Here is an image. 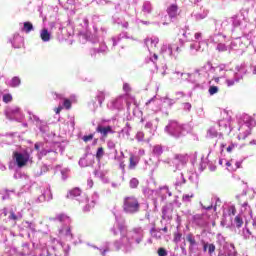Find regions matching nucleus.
Returning <instances> with one entry per match:
<instances>
[{
	"label": "nucleus",
	"instance_id": "nucleus-1",
	"mask_svg": "<svg viewBox=\"0 0 256 256\" xmlns=\"http://www.w3.org/2000/svg\"><path fill=\"white\" fill-rule=\"evenodd\" d=\"M123 211L125 213H139V209H141V204H139V200L135 196H127L123 200Z\"/></svg>",
	"mask_w": 256,
	"mask_h": 256
},
{
	"label": "nucleus",
	"instance_id": "nucleus-2",
	"mask_svg": "<svg viewBox=\"0 0 256 256\" xmlns=\"http://www.w3.org/2000/svg\"><path fill=\"white\" fill-rule=\"evenodd\" d=\"M13 157L19 168L25 167L29 163V154H21L19 152H13Z\"/></svg>",
	"mask_w": 256,
	"mask_h": 256
},
{
	"label": "nucleus",
	"instance_id": "nucleus-3",
	"mask_svg": "<svg viewBox=\"0 0 256 256\" xmlns=\"http://www.w3.org/2000/svg\"><path fill=\"white\" fill-rule=\"evenodd\" d=\"M97 133H100L102 135V137H107L109 135V133H115L113 131V128L111 126H102V125H98L96 128Z\"/></svg>",
	"mask_w": 256,
	"mask_h": 256
},
{
	"label": "nucleus",
	"instance_id": "nucleus-4",
	"mask_svg": "<svg viewBox=\"0 0 256 256\" xmlns=\"http://www.w3.org/2000/svg\"><path fill=\"white\" fill-rule=\"evenodd\" d=\"M177 11H179V6H177V4H172L167 8V14L170 19H175V17H177Z\"/></svg>",
	"mask_w": 256,
	"mask_h": 256
},
{
	"label": "nucleus",
	"instance_id": "nucleus-5",
	"mask_svg": "<svg viewBox=\"0 0 256 256\" xmlns=\"http://www.w3.org/2000/svg\"><path fill=\"white\" fill-rule=\"evenodd\" d=\"M81 188H73L72 190H70L67 194V199H73L75 197H80L81 196Z\"/></svg>",
	"mask_w": 256,
	"mask_h": 256
},
{
	"label": "nucleus",
	"instance_id": "nucleus-6",
	"mask_svg": "<svg viewBox=\"0 0 256 256\" xmlns=\"http://www.w3.org/2000/svg\"><path fill=\"white\" fill-rule=\"evenodd\" d=\"M40 37L45 43H47V41H51V34L49 33V30L45 28L41 31Z\"/></svg>",
	"mask_w": 256,
	"mask_h": 256
},
{
	"label": "nucleus",
	"instance_id": "nucleus-7",
	"mask_svg": "<svg viewBox=\"0 0 256 256\" xmlns=\"http://www.w3.org/2000/svg\"><path fill=\"white\" fill-rule=\"evenodd\" d=\"M186 240L190 244V247H195V245H197V240H195V236L191 233L186 236Z\"/></svg>",
	"mask_w": 256,
	"mask_h": 256
},
{
	"label": "nucleus",
	"instance_id": "nucleus-8",
	"mask_svg": "<svg viewBox=\"0 0 256 256\" xmlns=\"http://www.w3.org/2000/svg\"><path fill=\"white\" fill-rule=\"evenodd\" d=\"M22 31H25V33H31V31H33V24L31 22H24Z\"/></svg>",
	"mask_w": 256,
	"mask_h": 256
},
{
	"label": "nucleus",
	"instance_id": "nucleus-9",
	"mask_svg": "<svg viewBox=\"0 0 256 256\" xmlns=\"http://www.w3.org/2000/svg\"><path fill=\"white\" fill-rule=\"evenodd\" d=\"M19 85H21V78H19L17 76L13 77L10 82V86L11 87H19Z\"/></svg>",
	"mask_w": 256,
	"mask_h": 256
},
{
	"label": "nucleus",
	"instance_id": "nucleus-10",
	"mask_svg": "<svg viewBox=\"0 0 256 256\" xmlns=\"http://www.w3.org/2000/svg\"><path fill=\"white\" fill-rule=\"evenodd\" d=\"M137 167V161L135 160V156L131 155L129 158V169H135Z\"/></svg>",
	"mask_w": 256,
	"mask_h": 256
},
{
	"label": "nucleus",
	"instance_id": "nucleus-11",
	"mask_svg": "<svg viewBox=\"0 0 256 256\" xmlns=\"http://www.w3.org/2000/svg\"><path fill=\"white\" fill-rule=\"evenodd\" d=\"M234 223H236V227L238 229H240V227H243V218H241V216L237 215L235 218H234Z\"/></svg>",
	"mask_w": 256,
	"mask_h": 256
},
{
	"label": "nucleus",
	"instance_id": "nucleus-12",
	"mask_svg": "<svg viewBox=\"0 0 256 256\" xmlns=\"http://www.w3.org/2000/svg\"><path fill=\"white\" fill-rule=\"evenodd\" d=\"M130 187L131 189H137V187H139V180L137 178H132L130 180Z\"/></svg>",
	"mask_w": 256,
	"mask_h": 256
},
{
	"label": "nucleus",
	"instance_id": "nucleus-13",
	"mask_svg": "<svg viewBox=\"0 0 256 256\" xmlns=\"http://www.w3.org/2000/svg\"><path fill=\"white\" fill-rule=\"evenodd\" d=\"M57 221H59L60 223H65V221L69 220V216L65 215V214H59L56 217Z\"/></svg>",
	"mask_w": 256,
	"mask_h": 256
},
{
	"label": "nucleus",
	"instance_id": "nucleus-14",
	"mask_svg": "<svg viewBox=\"0 0 256 256\" xmlns=\"http://www.w3.org/2000/svg\"><path fill=\"white\" fill-rule=\"evenodd\" d=\"M23 215L17 216L15 215V212L10 211V215L8 217V219L12 220V221H17L18 219H22Z\"/></svg>",
	"mask_w": 256,
	"mask_h": 256
},
{
	"label": "nucleus",
	"instance_id": "nucleus-15",
	"mask_svg": "<svg viewBox=\"0 0 256 256\" xmlns=\"http://www.w3.org/2000/svg\"><path fill=\"white\" fill-rule=\"evenodd\" d=\"M154 155L161 156L163 155V148L161 146H155L153 149Z\"/></svg>",
	"mask_w": 256,
	"mask_h": 256
},
{
	"label": "nucleus",
	"instance_id": "nucleus-16",
	"mask_svg": "<svg viewBox=\"0 0 256 256\" xmlns=\"http://www.w3.org/2000/svg\"><path fill=\"white\" fill-rule=\"evenodd\" d=\"M123 91H125L126 95H131V85L129 83H124L123 84Z\"/></svg>",
	"mask_w": 256,
	"mask_h": 256
},
{
	"label": "nucleus",
	"instance_id": "nucleus-17",
	"mask_svg": "<svg viewBox=\"0 0 256 256\" xmlns=\"http://www.w3.org/2000/svg\"><path fill=\"white\" fill-rule=\"evenodd\" d=\"M71 105H72L71 100H69L67 98L64 99V101H63L64 109H67V110L71 109Z\"/></svg>",
	"mask_w": 256,
	"mask_h": 256
},
{
	"label": "nucleus",
	"instance_id": "nucleus-18",
	"mask_svg": "<svg viewBox=\"0 0 256 256\" xmlns=\"http://www.w3.org/2000/svg\"><path fill=\"white\" fill-rule=\"evenodd\" d=\"M105 155V151L103 150V147L98 148L96 152V158L101 159Z\"/></svg>",
	"mask_w": 256,
	"mask_h": 256
},
{
	"label": "nucleus",
	"instance_id": "nucleus-19",
	"mask_svg": "<svg viewBox=\"0 0 256 256\" xmlns=\"http://www.w3.org/2000/svg\"><path fill=\"white\" fill-rule=\"evenodd\" d=\"M208 91L210 95H215V93H218L219 88L217 86H210Z\"/></svg>",
	"mask_w": 256,
	"mask_h": 256
},
{
	"label": "nucleus",
	"instance_id": "nucleus-20",
	"mask_svg": "<svg viewBox=\"0 0 256 256\" xmlns=\"http://www.w3.org/2000/svg\"><path fill=\"white\" fill-rule=\"evenodd\" d=\"M181 237H183V234H181L180 232L174 233V242L179 243V241H181Z\"/></svg>",
	"mask_w": 256,
	"mask_h": 256
},
{
	"label": "nucleus",
	"instance_id": "nucleus-21",
	"mask_svg": "<svg viewBox=\"0 0 256 256\" xmlns=\"http://www.w3.org/2000/svg\"><path fill=\"white\" fill-rule=\"evenodd\" d=\"M237 214V208H235V206H231L228 210V215H232L235 216Z\"/></svg>",
	"mask_w": 256,
	"mask_h": 256
},
{
	"label": "nucleus",
	"instance_id": "nucleus-22",
	"mask_svg": "<svg viewBox=\"0 0 256 256\" xmlns=\"http://www.w3.org/2000/svg\"><path fill=\"white\" fill-rule=\"evenodd\" d=\"M84 143H89V141H93V134L83 136Z\"/></svg>",
	"mask_w": 256,
	"mask_h": 256
},
{
	"label": "nucleus",
	"instance_id": "nucleus-23",
	"mask_svg": "<svg viewBox=\"0 0 256 256\" xmlns=\"http://www.w3.org/2000/svg\"><path fill=\"white\" fill-rule=\"evenodd\" d=\"M215 249H216L215 244H208L209 255H213V252L215 251Z\"/></svg>",
	"mask_w": 256,
	"mask_h": 256
},
{
	"label": "nucleus",
	"instance_id": "nucleus-24",
	"mask_svg": "<svg viewBox=\"0 0 256 256\" xmlns=\"http://www.w3.org/2000/svg\"><path fill=\"white\" fill-rule=\"evenodd\" d=\"M158 255L159 256H167V250H165V248H159Z\"/></svg>",
	"mask_w": 256,
	"mask_h": 256
},
{
	"label": "nucleus",
	"instance_id": "nucleus-25",
	"mask_svg": "<svg viewBox=\"0 0 256 256\" xmlns=\"http://www.w3.org/2000/svg\"><path fill=\"white\" fill-rule=\"evenodd\" d=\"M193 197H195V195H193V194H191V195L185 194V195L182 197V199H183V201H190V199H193Z\"/></svg>",
	"mask_w": 256,
	"mask_h": 256
},
{
	"label": "nucleus",
	"instance_id": "nucleus-26",
	"mask_svg": "<svg viewBox=\"0 0 256 256\" xmlns=\"http://www.w3.org/2000/svg\"><path fill=\"white\" fill-rule=\"evenodd\" d=\"M65 235H66V237H71V238H73V234L71 233V227H67V228H66Z\"/></svg>",
	"mask_w": 256,
	"mask_h": 256
},
{
	"label": "nucleus",
	"instance_id": "nucleus-27",
	"mask_svg": "<svg viewBox=\"0 0 256 256\" xmlns=\"http://www.w3.org/2000/svg\"><path fill=\"white\" fill-rule=\"evenodd\" d=\"M193 219H194V221H199V220L203 219V215L202 214H195L193 216Z\"/></svg>",
	"mask_w": 256,
	"mask_h": 256
},
{
	"label": "nucleus",
	"instance_id": "nucleus-28",
	"mask_svg": "<svg viewBox=\"0 0 256 256\" xmlns=\"http://www.w3.org/2000/svg\"><path fill=\"white\" fill-rule=\"evenodd\" d=\"M56 115H59V113H61V111H63V106H58L57 108L54 109Z\"/></svg>",
	"mask_w": 256,
	"mask_h": 256
},
{
	"label": "nucleus",
	"instance_id": "nucleus-29",
	"mask_svg": "<svg viewBox=\"0 0 256 256\" xmlns=\"http://www.w3.org/2000/svg\"><path fill=\"white\" fill-rule=\"evenodd\" d=\"M4 103H11L13 101V97H3Z\"/></svg>",
	"mask_w": 256,
	"mask_h": 256
},
{
	"label": "nucleus",
	"instance_id": "nucleus-30",
	"mask_svg": "<svg viewBox=\"0 0 256 256\" xmlns=\"http://www.w3.org/2000/svg\"><path fill=\"white\" fill-rule=\"evenodd\" d=\"M235 148V145H230V146H228L227 147V149H226V151L228 152V153H231V151H233V149Z\"/></svg>",
	"mask_w": 256,
	"mask_h": 256
},
{
	"label": "nucleus",
	"instance_id": "nucleus-31",
	"mask_svg": "<svg viewBox=\"0 0 256 256\" xmlns=\"http://www.w3.org/2000/svg\"><path fill=\"white\" fill-rule=\"evenodd\" d=\"M207 249H209V243H204L203 244V251H204V253L207 252Z\"/></svg>",
	"mask_w": 256,
	"mask_h": 256
},
{
	"label": "nucleus",
	"instance_id": "nucleus-32",
	"mask_svg": "<svg viewBox=\"0 0 256 256\" xmlns=\"http://www.w3.org/2000/svg\"><path fill=\"white\" fill-rule=\"evenodd\" d=\"M107 253H109V248L104 249V250L102 251L101 255H102V256H106Z\"/></svg>",
	"mask_w": 256,
	"mask_h": 256
},
{
	"label": "nucleus",
	"instance_id": "nucleus-33",
	"mask_svg": "<svg viewBox=\"0 0 256 256\" xmlns=\"http://www.w3.org/2000/svg\"><path fill=\"white\" fill-rule=\"evenodd\" d=\"M201 36H202L201 32H198L195 34V39H201Z\"/></svg>",
	"mask_w": 256,
	"mask_h": 256
},
{
	"label": "nucleus",
	"instance_id": "nucleus-34",
	"mask_svg": "<svg viewBox=\"0 0 256 256\" xmlns=\"http://www.w3.org/2000/svg\"><path fill=\"white\" fill-rule=\"evenodd\" d=\"M34 149H35L36 151H39V149H40L39 143H36V144L34 145Z\"/></svg>",
	"mask_w": 256,
	"mask_h": 256
},
{
	"label": "nucleus",
	"instance_id": "nucleus-35",
	"mask_svg": "<svg viewBox=\"0 0 256 256\" xmlns=\"http://www.w3.org/2000/svg\"><path fill=\"white\" fill-rule=\"evenodd\" d=\"M21 109L19 108H15L14 110H12V113H20Z\"/></svg>",
	"mask_w": 256,
	"mask_h": 256
},
{
	"label": "nucleus",
	"instance_id": "nucleus-36",
	"mask_svg": "<svg viewBox=\"0 0 256 256\" xmlns=\"http://www.w3.org/2000/svg\"><path fill=\"white\" fill-rule=\"evenodd\" d=\"M162 231H163L164 233H167V231H169V229H168L167 226H166V227H164V228L162 229Z\"/></svg>",
	"mask_w": 256,
	"mask_h": 256
},
{
	"label": "nucleus",
	"instance_id": "nucleus-37",
	"mask_svg": "<svg viewBox=\"0 0 256 256\" xmlns=\"http://www.w3.org/2000/svg\"><path fill=\"white\" fill-rule=\"evenodd\" d=\"M153 57H154L155 61H157V59H159V56H157V54H154Z\"/></svg>",
	"mask_w": 256,
	"mask_h": 256
},
{
	"label": "nucleus",
	"instance_id": "nucleus-38",
	"mask_svg": "<svg viewBox=\"0 0 256 256\" xmlns=\"http://www.w3.org/2000/svg\"><path fill=\"white\" fill-rule=\"evenodd\" d=\"M226 167H231V162H227Z\"/></svg>",
	"mask_w": 256,
	"mask_h": 256
},
{
	"label": "nucleus",
	"instance_id": "nucleus-39",
	"mask_svg": "<svg viewBox=\"0 0 256 256\" xmlns=\"http://www.w3.org/2000/svg\"><path fill=\"white\" fill-rule=\"evenodd\" d=\"M205 209H207V210H209V209H213V205L208 206V207H206Z\"/></svg>",
	"mask_w": 256,
	"mask_h": 256
},
{
	"label": "nucleus",
	"instance_id": "nucleus-40",
	"mask_svg": "<svg viewBox=\"0 0 256 256\" xmlns=\"http://www.w3.org/2000/svg\"><path fill=\"white\" fill-rule=\"evenodd\" d=\"M236 165H237V168H239V166H240L241 164H240L239 162H237Z\"/></svg>",
	"mask_w": 256,
	"mask_h": 256
},
{
	"label": "nucleus",
	"instance_id": "nucleus-41",
	"mask_svg": "<svg viewBox=\"0 0 256 256\" xmlns=\"http://www.w3.org/2000/svg\"><path fill=\"white\" fill-rule=\"evenodd\" d=\"M186 105H187L188 109H190L191 105L190 104H186Z\"/></svg>",
	"mask_w": 256,
	"mask_h": 256
},
{
	"label": "nucleus",
	"instance_id": "nucleus-42",
	"mask_svg": "<svg viewBox=\"0 0 256 256\" xmlns=\"http://www.w3.org/2000/svg\"><path fill=\"white\" fill-rule=\"evenodd\" d=\"M4 97H11V95H9V94L8 95H4Z\"/></svg>",
	"mask_w": 256,
	"mask_h": 256
},
{
	"label": "nucleus",
	"instance_id": "nucleus-43",
	"mask_svg": "<svg viewBox=\"0 0 256 256\" xmlns=\"http://www.w3.org/2000/svg\"><path fill=\"white\" fill-rule=\"evenodd\" d=\"M122 169H125V165H122Z\"/></svg>",
	"mask_w": 256,
	"mask_h": 256
},
{
	"label": "nucleus",
	"instance_id": "nucleus-44",
	"mask_svg": "<svg viewBox=\"0 0 256 256\" xmlns=\"http://www.w3.org/2000/svg\"><path fill=\"white\" fill-rule=\"evenodd\" d=\"M122 169H125V165H122Z\"/></svg>",
	"mask_w": 256,
	"mask_h": 256
}]
</instances>
